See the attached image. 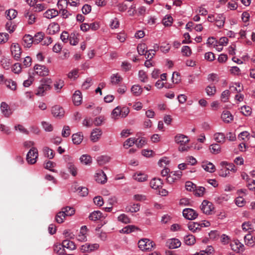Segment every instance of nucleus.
<instances>
[{
  "label": "nucleus",
  "mask_w": 255,
  "mask_h": 255,
  "mask_svg": "<svg viewBox=\"0 0 255 255\" xmlns=\"http://www.w3.org/2000/svg\"><path fill=\"white\" fill-rule=\"evenodd\" d=\"M52 82L50 79H43L40 81V85L35 91V95L38 96H43L46 91L51 89V85Z\"/></svg>",
  "instance_id": "f257e3e1"
},
{
  "label": "nucleus",
  "mask_w": 255,
  "mask_h": 255,
  "mask_svg": "<svg viewBox=\"0 0 255 255\" xmlns=\"http://www.w3.org/2000/svg\"><path fill=\"white\" fill-rule=\"evenodd\" d=\"M138 247L142 251H150L154 246V243L148 239H143L138 241Z\"/></svg>",
  "instance_id": "f03ea898"
},
{
  "label": "nucleus",
  "mask_w": 255,
  "mask_h": 255,
  "mask_svg": "<svg viewBox=\"0 0 255 255\" xmlns=\"http://www.w3.org/2000/svg\"><path fill=\"white\" fill-rule=\"evenodd\" d=\"M38 156V153L37 148L32 147L27 154L26 160L29 163L31 164H34L36 162Z\"/></svg>",
  "instance_id": "7ed1b4c3"
},
{
  "label": "nucleus",
  "mask_w": 255,
  "mask_h": 255,
  "mask_svg": "<svg viewBox=\"0 0 255 255\" xmlns=\"http://www.w3.org/2000/svg\"><path fill=\"white\" fill-rule=\"evenodd\" d=\"M200 209L204 213L207 215H210L211 214L214 209V206L211 202L205 200L202 202L200 206Z\"/></svg>",
  "instance_id": "20e7f679"
},
{
  "label": "nucleus",
  "mask_w": 255,
  "mask_h": 255,
  "mask_svg": "<svg viewBox=\"0 0 255 255\" xmlns=\"http://www.w3.org/2000/svg\"><path fill=\"white\" fill-rule=\"evenodd\" d=\"M65 160L67 162V168L69 171L73 176H75L77 174V169L73 163L72 157L67 155L65 156Z\"/></svg>",
  "instance_id": "39448f33"
},
{
  "label": "nucleus",
  "mask_w": 255,
  "mask_h": 255,
  "mask_svg": "<svg viewBox=\"0 0 255 255\" xmlns=\"http://www.w3.org/2000/svg\"><path fill=\"white\" fill-rule=\"evenodd\" d=\"M183 216L187 219L193 220L198 217L197 213L191 208H186L183 210Z\"/></svg>",
  "instance_id": "423d86ee"
},
{
  "label": "nucleus",
  "mask_w": 255,
  "mask_h": 255,
  "mask_svg": "<svg viewBox=\"0 0 255 255\" xmlns=\"http://www.w3.org/2000/svg\"><path fill=\"white\" fill-rule=\"evenodd\" d=\"M11 52L15 59L18 60L21 53L19 45L17 43H13L11 46Z\"/></svg>",
  "instance_id": "0eeeda50"
},
{
  "label": "nucleus",
  "mask_w": 255,
  "mask_h": 255,
  "mask_svg": "<svg viewBox=\"0 0 255 255\" xmlns=\"http://www.w3.org/2000/svg\"><path fill=\"white\" fill-rule=\"evenodd\" d=\"M35 73L41 76H45L48 74L49 70L45 66L41 65H36L34 67Z\"/></svg>",
  "instance_id": "6e6552de"
},
{
  "label": "nucleus",
  "mask_w": 255,
  "mask_h": 255,
  "mask_svg": "<svg viewBox=\"0 0 255 255\" xmlns=\"http://www.w3.org/2000/svg\"><path fill=\"white\" fill-rule=\"evenodd\" d=\"M174 141L178 144H186L189 142V139L186 135L179 133L175 136Z\"/></svg>",
  "instance_id": "1a4fd4ad"
},
{
  "label": "nucleus",
  "mask_w": 255,
  "mask_h": 255,
  "mask_svg": "<svg viewBox=\"0 0 255 255\" xmlns=\"http://www.w3.org/2000/svg\"><path fill=\"white\" fill-rule=\"evenodd\" d=\"M51 112L54 117L56 118H62L64 115L63 109L59 106H54L52 107Z\"/></svg>",
  "instance_id": "9d476101"
},
{
  "label": "nucleus",
  "mask_w": 255,
  "mask_h": 255,
  "mask_svg": "<svg viewBox=\"0 0 255 255\" xmlns=\"http://www.w3.org/2000/svg\"><path fill=\"white\" fill-rule=\"evenodd\" d=\"M95 180L101 184H104L107 182V178L106 174L102 170L98 171L95 175Z\"/></svg>",
  "instance_id": "9b49d317"
},
{
  "label": "nucleus",
  "mask_w": 255,
  "mask_h": 255,
  "mask_svg": "<svg viewBox=\"0 0 255 255\" xmlns=\"http://www.w3.org/2000/svg\"><path fill=\"white\" fill-rule=\"evenodd\" d=\"M62 3H64L66 5L69 4L72 6H78L80 4V0H59L57 3L58 7L62 6L63 7Z\"/></svg>",
  "instance_id": "f8f14e48"
},
{
  "label": "nucleus",
  "mask_w": 255,
  "mask_h": 255,
  "mask_svg": "<svg viewBox=\"0 0 255 255\" xmlns=\"http://www.w3.org/2000/svg\"><path fill=\"white\" fill-rule=\"evenodd\" d=\"M102 132L100 128L94 129L91 134V139L93 142H97L100 138Z\"/></svg>",
  "instance_id": "ddd939ff"
},
{
  "label": "nucleus",
  "mask_w": 255,
  "mask_h": 255,
  "mask_svg": "<svg viewBox=\"0 0 255 255\" xmlns=\"http://www.w3.org/2000/svg\"><path fill=\"white\" fill-rule=\"evenodd\" d=\"M166 246L169 249H176L181 246V242L178 239H171L166 242Z\"/></svg>",
  "instance_id": "4468645a"
},
{
  "label": "nucleus",
  "mask_w": 255,
  "mask_h": 255,
  "mask_svg": "<svg viewBox=\"0 0 255 255\" xmlns=\"http://www.w3.org/2000/svg\"><path fill=\"white\" fill-rule=\"evenodd\" d=\"M226 20V17L223 14H217L214 22H216L217 26L219 28L223 27Z\"/></svg>",
  "instance_id": "2eb2a0df"
},
{
  "label": "nucleus",
  "mask_w": 255,
  "mask_h": 255,
  "mask_svg": "<svg viewBox=\"0 0 255 255\" xmlns=\"http://www.w3.org/2000/svg\"><path fill=\"white\" fill-rule=\"evenodd\" d=\"M162 182L159 178H153L150 182V187L154 189H159L162 186Z\"/></svg>",
  "instance_id": "dca6fc26"
},
{
  "label": "nucleus",
  "mask_w": 255,
  "mask_h": 255,
  "mask_svg": "<svg viewBox=\"0 0 255 255\" xmlns=\"http://www.w3.org/2000/svg\"><path fill=\"white\" fill-rule=\"evenodd\" d=\"M59 11L55 9L51 8L47 10L44 13L43 16L48 19H51L57 16Z\"/></svg>",
  "instance_id": "f3484780"
},
{
  "label": "nucleus",
  "mask_w": 255,
  "mask_h": 255,
  "mask_svg": "<svg viewBox=\"0 0 255 255\" xmlns=\"http://www.w3.org/2000/svg\"><path fill=\"white\" fill-rule=\"evenodd\" d=\"M82 101V97L81 92L79 91H76L73 96V101L74 104L76 106L80 105Z\"/></svg>",
  "instance_id": "a211bd4d"
},
{
  "label": "nucleus",
  "mask_w": 255,
  "mask_h": 255,
  "mask_svg": "<svg viewBox=\"0 0 255 255\" xmlns=\"http://www.w3.org/2000/svg\"><path fill=\"white\" fill-rule=\"evenodd\" d=\"M48 30L49 34H54L60 30V26L57 23H51L48 26Z\"/></svg>",
  "instance_id": "6ab92c4d"
},
{
  "label": "nucleus",
  "mask_w": 255,
  "mask_h": 255,
  "mask_svg": "<svg viewBox=\"0 0 255 255\" xmlns=\"http://www.w3.org/2000/svg\"><path fill=\"white\" fill-rule=\"evenodd\" d=\"M231 246L233 250L235 252L243 251L244 250V245L240 242L239 240H236L231 244Z\"/></svg>",
  "instance_id": "aec40b11"
},
{
  "label": "nucleus",
  "mask_w": 255,
  "mask_h": 255,
  "mask_svg": "<svg viewBox=\"0 0 255 255\" xmlns=\"http://www.w3.org/2000/svg\"><path fill=\"white\" fill-rule=\"evenodd\" d=\"M140 207V205L138 203H133L129 204L128 205L126 210L127 212H129L131 213H136L139 211Z\"/></svg>",
  "instance_id": "412c9836"
},
{
  "label": "nucleus",
  "mask_w": 255,
  "mask_h": 255,
  "mask_svg": "<svg viewBox=\"0 0 255 255\" xmlns=\"http://www.w3.org/2000/svg\"><path fill=\"white\" fill-rule=\"evenodd\" d=\"M143 92L142 88L139 85H134L131 88V92L134 96H140Z\"/></svg>",
  "instance_id": "4be33fe9"
},
{
  "label": "nucleus",
  "mask_w": 255,
  "mask_h": 255,
  "mask_svg": "<svg viewBox=\"0 0 255 255\" xmlns=\"http://www.w3.org/2000/svg\"><path fill=\"white\" fill-rule=\"evenodd\" d=\"M0 109L2 114L6 117H8L11 114V112L8 105L5 102L1 103Z\"/></svg>",
  "instance_id": "5701e85b"
},
{
  "label": "nucleus",
  "mask_w": 255,
  "mask_h": 255,
  "mask_svg": "<svg viewBox=\"0 0 255 255\" xmlns=\"http://www.w3.org/2000/svg\"><path fill=\"white\" fill-rule=\"evenodd\" d=\"M24 16L28 19V23L29 24H32L35 22L36 17L34 14L29 10H26L24 12Z\"/></svg>",
  "instance_id": "b1692460"
},
{
  "label": "nucleus",
  "mask_w": 255,
  "mask_h": 255,
  "mask_svg": "<svg viewBox=\"0 0 255 255\" xmlns=\"http://www.w3.org/2000/svg\"><path fill=\"white\" fill-rule=\"evenodd\" d=\"M222 120L226 123L231 122L233 120V117L229 111H224L221 115Z\"/></svg>",
  "instance_id": "393cba45"
},
{
  "label": "nucleus",
  "mask_w": 255,
  "mask_h": 255,
  "mask_svg": "<svg viewBox=\"0 0 255 255\" xmlns=\"http://www.w3.org/2000/svg\"><path fill=\"white\" fill-rule=\"evenodd\" d=\"M201 226L200 223L190 222L188 225V228L192 232H198L201 230Z\"/></svg>",
  "instance_id": "a878e982"
},
{
  "label": "nucleus",
  "mask_w": 255,
  "mask_h": 255,
  "mask_svg": "<svg viewBox=\"0 0 255 255\" xmlns=\"http://www.w3.org/2000/svg\"><path fill=\"white\" fill-rule=\"evenodd\" d=\"M123 81L122 77L118 73L111 76V83L112 85H119Z\"/></svg>",
  "instance_id": "bb28decb"
},
{
  "label": "nucleus",
  "mask_w": 255,
  "mask_h": 255,
  "mask_svg": "<svg viewBox=\"0 0 255 255\" xmlns=\"http://www.w3.org/2000/svg\"><path fill=\"white\" fill-rule=\"evenodd\" d=\"M23 41L24 46L26 47H30L31 44L34 43L33 37L29 34H26L23 36Z\"/></svg>",
  "instance_id": "cd10ccee"
},
{
  "label": "nucleus",
  "mask_w": 255,
  "mask_h": 255,
  "mask_svg": "<svg viewBox=\"0 0 255 255\" xmlns=\"http://www.w3.org/2000/svg\"><path fill=\"white\" fill-rule=\"evenodd\" d=\"M62 244L64 248H67L70 250H74L76 249V246L74 243L69 240H64Z\"/></svg>",
  "instance_id": "c85d7f7f"
},
{
  "label": "nucleus",
  "mask_w": 255,
  "mask_h": 255,
  "mask_svg": "<svg viewBox=\"0 0 255 255\" xmlns=\"http://www.w3.org/2000/svg\"><path fill=\"white\" fill-rule=\"evenodd\" d=\"M111 117L114 120L121 118V108L120 107L118 106L113 110Z\"/></svg>",
  "instance_id": "c756f323"
},
{
  "label": "nucleus",
  "mask_w": 255,
  "mask_h": 255,
  "mask_svg": "<svg viewBox=\"0 0 255 255\" xmlns=\"http://www.w3.org/2000/svg\"><path fill=\"white\" fill-rule=\"evenodd\" d=\"M244 241L246 245L253 246L255 245V237L254 238L251 233H249L244 237Z\"/></svg>",
  "instance_id": "7c9ffc66"
},
{
  "label": "nucleus",
  "mask_w": 255,
  "mask_h": 255,
  "mask_svg": "<svg viewBox=\"0 0 255 255\" xmlns=\"http://www.w3.org/2000/svg\"><path fill=\"white\" fill-rule=\"evenodd\" d=\"M138 230L139 229L134 225H128L123 228L121 231V232L125 234H129Z\"/></svg>",
  "instance_id": "2f4dec72"
},
{
  "label": "nucleus",
  "mask_w": 255,
  "mask_h": 255,
  "mask_svg": "<svg viewBox=\"0 0 255 255\" xmlns=\"http://www.w3.org/2000/svg\"><path fill=\"white\" fill-rule=\"evenodd\" d=\"M102 217V213L100 211H95L91 213L89 216L91 220L96 221L100 220Z\"/></svg>",
  "instance_id": "473e14b6"
},
{
  "label": "nucleus",
  "mask_w": 255,
  "mask_h": 255,
  "mask_svg": "<svg viewBox=\"0 0 255 255\" xmlns=\"http://www.w3.org/2000/svg\"><path fill=\"white\" fill-rule=\"evenodd\" d=\"M202 166L205 170L210 173H213L215 170V167L211 162L204 163Z\"/></svg>",
  "instance_id": "72a5a7b5"
},
{
  "label": "nucleus",
  "mask_w": 255,
  "mask_h": 255,
  "mask_svg": "<svg viewBox=\"0 0 255 255\" xmlns=\"http://www.w3.org/2000/svg\"><path fill=\"white\" fill-rule=\"evenodd\" d=\"M242 229L244 231H248L249 233L253 232L255 230L252 224L250 222H245L242 224Z\"/></svg>",
  "instance_id": "f704fd0d"
},
{
  "label": "nucleus",
  "mask_w": 255,
  "mask_h": 255,
  "mask_svg": "<svg viewBox=\"0 0 255 255\" xmlns=\"http://www.w3.org/2000/svg\"><path fill=\"white\" fill-rule=\"evenodd\" d=\"M54 251L59 255L65 254V250L62 244H56L54 246Z\"/></svg>",
  "instance_id": "c9c22d12"
},
{
  "label": "nucleus",
  "mask_w": 255,
  "mask_h": 255,
  "mask_svg": "<svg viewBox=\"0 0 255 255\" xmlns=\"http://www.w3.org/2000/svg\"><path fill=\"white\" fill-rule=\"evenodd\" d=\"M133 178L138 182H144L147 180V176L143 173H137L133 175Z\"/></svg>",
  "instance_id": "e433bc0d"
},
{
  "label": "nucleus",
  "mask_w": 255,
  "mask_h": 255,
  "mask_svg": "<svg viewBox=\"0 0 255 255\" xmlns=\"http://www.w3.org/2000/svg\"><path fill=\"white\" fill-rule=\"evenodd\" d=\"M83 136L80 133H74L72 135V139L73 143L76 144H80L83 140Z\"/></svg>",
  "instance_id": "4c0bfd02"
},
{
  "label": "nucleus",
  "mask_w": 255,
  "mask_h": 255,
  "mask_svg": "<svg viewBox=\"0 0 255 255\" xmlns=\"http://www.w3.org/2000/svg\"><path fill=\"white\" fill-rule=\"evenodd\" d=\"M221 146L219 144L215 143L211 144L209 147V150L212 154H217L221 152Z\"/></svg>",
  "instance_id": "58836bf2"
},
{
  "label": "nucleus",
  "mask_w": 255,
  "mask_h": 255,
  "mask_svg": "<svg viewBox=\"0 0 255 255\" xmlns=\"http://www.w3.org/2000/svg\"><path fill=\"white\" fill-rule=\"evenodd\" d=\"M111 157L108 155H102L97 158V162L99 165H104L109 162Z\"/></svg>",
  "instance_id": "ea45409f"
},
{
  "label": "nucleus",
  "mask_w": 255,
  "mask_h": 255,
  "mask_svg": "<svg viewBox=\"0 0 255 255\" xmlns=\"http://www.w3.org/2000/svg\"><path fill=\"white\" fill-rule=\"evenodd\" d=\"M214 139L219 143H223L225 140V134L222 132H217L214 134Z\"/></svg>",
  "instance_id": "a19ab883"
},
{
  "label": "nucleus",
  "mask_w": 255,
  "mask_h": 255,
  "mask_svg": "<svg viewBox=\"0 0 255 255\" xmlns=\"http://www.w3.org/2000/svg\"><path fill=\"white\" fill-rule=\"evenodd\" d=\"M205 192V188L202 186H197L194 191V194L198 197H202Z\"/></svg>",
  "instance_id": "79ce46f5"
},
{
  "label": "nucleus",
  "mask_w": 255,
  "mask_h": 255,
  "mask_svg": "<svg viewBox=\"0 0 255 255\" xmlns=\"http://www.w3.org/2000/svg\"><path fill=\"white\" fill-rule=\"evenodd\" d=\"M195 238L192 235H187L184 237V243L187 245H192L195 243Z\"/></svg>",
  "instance_id": "37998d69"
},
{
  "label": "nucleus",
  "mask_w": 255,
  "mask_h": 255,
  "mask_svg": "<svg viewBox=\"0 0 255 255\" xmlns=\"http://www.w3.org/2000/svg\"><path fill=\"white\" fill-rule=\"evenodd\" d=\"M61 211L64 213L65 216H71L75 213V210L69 206L63 208Z\"/></svg>",
  "instance_id": "c03bdc74"
},
{
  "label": "nucleus",
  "mask_w": 255,
  "mask_h": 255,
  "mask_svg": "<svg viewBox=\"0 0 255 255\" xmlns=\"http://www.w3.org/2000/svg\"><path fill=\"white\" fill-rule=\"evenodd\" d=\"M43 152L46 157L49 159H52L55 155L53 150L48 147H45L43 148Z\"/></svg>",
  "instance_id": "a18cd8bd"
},
{
  "label": "nucleus",
  "mask_w": 255,
  "mask_h": 255,
  "mask_svg": "<svg viewBox=\"0 0 255 255\" xmlns=\"http://www.w3.org/2000/svg\"><path fill=\"white\" fill-rule=\"evenodd\" d=\"M80 160L82 163L85 165H88L92 162V159L91 156L87 154H84L82 155L80 158Z\"/></svg>",
  "instance_id": "49530a36"
},
{
  "label": "nucleus",
  "mask_w": 255,
  "mask_h": 255,
  "mask_svg": "<svg viewBox=\"0 0 255 255\" xmlns=\"http://www.w3.org/2000/svg\"><path fill=\"white\" fill-rule=\"evenodd\" d=\"M135 138L133 137L129 138L127 139L124 143V147L128 149L129 147L132 146L136 142Z\"/></svg>",
  "instance_id": "de8ad7c7"
},
{
  "label": "nucleus",
  "mask_w": 255,
  "mask_h": 255,
  "mask_svg": "<svg viewBox=\"0 0 255 255\" xmlns=\"http://www.w3.org/2000/svg\"><path fill=\"white\" fill-rule=\"evenodd\" d=\"M5 13L6 14L7 18L9 19L10 20H11L15 18L17 14V12L15 9H10L8 10H6Z\"/></svg>",
  "instance_id": "09e8293b"
},
{
  "label": "nucleus",
  "mask_w": 255,
  "mask_h": 255,
  "mask_svg": "<svg viewBox=\"0 0 255 255\" xmlns=\"http://www.w3.org/2000/svg\"><path fill=\"white\" fill-rule=\"evenodd\" d=\"M56 166V163L51 161H48L44 164L45 168L53 172H57V170L53 169Z\"/></svg>",
  "instance_id": "8fccbe9b"
},
{
  "label": "nucleus",
  "mask_w": 255,
  "mask_h": 255,
  "mask_svg": "<svg viewBox=\"0 0 255 255\" xmlns=\"http://www.w3.org/2000/svg\"><path fill=\"white\" fill-rule=\"evenodd\" d=\"M44 37V34L41 32H37L33 37V42L34 44H38L40 42Z\"/></svg>",
  "instance_id": "3c124183"
},
{
  "label": "nucleus",
  "mask_w": 255,
  "mask_h": 255,
  "mask_svg": "<svg viewBox=\"0 0 255 255\" xmlns=\"http://www.w3.org/2000/svg\"><path fill=\"white\" fill-rule=\"evenodd\" d=\"M206 92L208 96H214L216 92V89L215 86L214 85H209L207 86L206 88Z\"/></svg>",
  "instance_id": "603ef678"
},
{
  "label": "nucleus",
  "mask_w": 255,
  "mask_h": 255,
  "mask_svg": "<svg viewBox=\"0 0 255 255\" xmlns=\"http://www.w3.org/2000/svg\"><path fill=\"white\" fill-rule=\"evenodd\" d=\"M14 128L15 130H18L23 134L28 135L29 133V131L21 125L18 124L15 125Z\"/></svg>",
  "instance_id": "864d4df0"
},
{
  "label": "nucleus",
  "mask_w": 255,
  "mask_h": 255,
  "mask_svg": "<svg viewBox=\"0 0 255 255\" xmlns=\"http://www.w3.org/2000/svg\"><path fill=\"white\" fill-rule=\"evenodd\" d=\"M138 78L141 82L146 83L148 81V77L146 73L143 70H140L139 71Z\"/></svg>",
  "instance_id": "5fc2aeb1"
},
{
  "label": "nucleus",
  "mask_w": 255,
  "mask_h": 255,
  "mask_svg": "<svg viewBox=\"0 0 255 255\" xmlns=\"http://www.w3.org/2000/svg\"><path fill=\"white\" fill-rule=\"evenodd\" d=\"M147 49L146 45L144 43L139 44L137 45V50L140 55H144Z\"/></svg>",
  "instance_id": "6e6d98bb"
},
{
  "label": "nucleus",
  "mask_w": 255,
  "mask_h": 255,
  "mask_svg": "<svg viewBox=\"0 0 255 255\" xmlns=\"http://www.w3.org/2000/svg\"><path fill=\"white\" fill-rule=\"evenodd\" d=\"M5 84L7 88L11 90H15L16 89V83L13 81L11 80H6Z\"/></svg>",
  "instance_id": "4d7b16f0"
},
{
  "label": "nucleus",
  "mask_w": 255,
  "mask_h": 255,
  "mask_svg": "<svg viewBox=\"0 0 255 255\" xmlns=\"http://www.w3.org/2000/svg\"><path fill=\"white\" fill-rule=\"evenodd\" d=\"M239 138H240L242 140H245V138H247L248 140H249V143H251V136L250 133L247 131H244L241 132L238 136Z\"/></svg>",
  "instance_id": "13d9d810"
},
{
  "label": "nucleus",
  "mask_w": 255,
  "mask_h": 255,
  "mask_svg": "<svg viewBox=\"0 0 255 255\" xmlns=\"http://www.w3.org/2000/svg\"><path fill=\"white\" fill-rule=\"evenodd\" d=\"M65 217L64 213L62 211H60L55 217L56 221L59 224L62 223L64 222Z\"/></svg>",
  "instance_id": "bf43d9fd"
},
{
  "label": "nucleus",
  "mask_w": 255,
  "mask_h": 255,
  "mask_svg": "<svg viewBox=\"0 0 255 255\" xmlns=\"http://www.w3.org/2000/svg\"><path fill=\"white\" fill-rule=\"evenodd\" d=\"M118 219L119 221L125 224L129 223L130 222V218L127 215L124 214L120 215Z\"/></svg>",
  "instance_id": "052dcab7"
},
{
  "label": "nucleus",
  "mask_w": 255,
  "mask_h": 255,
  "mask_svg": "<svg viewBox=\"0 0 255 255\" xmlns=\"http://www.w3.org/2000/svg\"><path fill=\"white\" fill-rule=\"evenodd\" d=\"M241 112L246 116H250L252 113V108L247 106L241 107Z\"/></svg>",
  "instance_id": "680f3d73"
},
{
  "label": "nucleus",
  "mask_w": 255,
  "mask_h": 255,
  "mask_svg": "<svg viewBox=\"0 0 255 255\" xmlns=\"http://www.w3.org/2000/svg\"><path fill=\"white\" fill-rule=\"evenodd\" d=\"M68 77L70 79L75 80L78 77V70L73 69L67 75Z\"/></svg>",
  "instance_id": "e2e57ef3"
},
{
  "label": "nucleus",
  "mask_w": 255,
  "mask_h": 255,
  "mask_svg": "<svg viewBox=\"0 0 255 255\" xmlns=\"http://www.w3.org/2000/svg\"><path fill=\"white\" fill-rule=\"evenodd\" d=\"M64 83L63 80L59 79L54 83V88L57 92H59L60 90L64 86Z\"/></svg>",
  "instance_id": "0e129e2a"
},
{
  "label": "nucleus",
  "mask_w": 255,
  "mask_h": 255,
  "mask_svg": "<svg viewBox=\"0 0 255 255\" xmlns=\"http://www.w3.org/2000/svg\"><path fill=\"white\" fill-rule=\"evenodd\" d=\"M47 8L46 5L45 3H38L35 4L34 6L35 11L40 12L45 10Z\"/></svg>",
  "instance_id": "69168bd1"
},
{
  "label": "nucleus",
  "mask_w": 255,
  "mask_h": 255,
  "mask_svg": "<svg viewBox=\"0 0 255 255\" xmlns=\"http://www.w3.org/2000/svg\"><path fill=\"white\" fill-rule=\"evenodd\" d=\"M181 52L183 55L185 56H190L192 54L190 48L188 46H184L181 49Z\"/></svg>",
  "instance_id": "338daca9"
},
{
  "label": "nucleus",
  "mask_w": 255,
  "mask_h": 255,
  "mask_svg": "<svg viewBox=\"0 0 255 255\" xmlns=\"http://www.w3.org/2000/svg\"><path fill=\"white\" fill-rule=\"evenodd\" d=\"M92 84V80L91 78H87L82 85L84 90L88 89Z\"/></svg>",
  "instance_id": "774afa93"
}]
</instances>
